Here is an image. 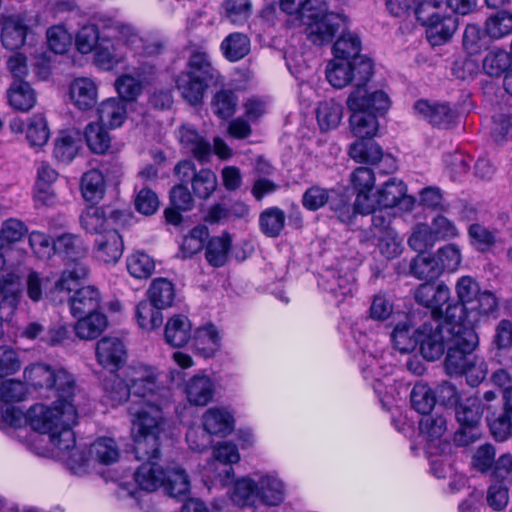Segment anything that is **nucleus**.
Listing matches in <instances>:
<instances>
[{"instance_id":"f257e3e1","label":"nucleus","mask_w":512,"mask_h":512,"mask_svg":"<svg viewBox=\"0 0 512 512\" xmlns=\"http://www.w3.org/2000/svg\"><path fill=\"white\" fill-rule=\"evenodd\" d=\"M24 377L35 389L52 391L55 401L50 406L37 403L26 414L15 407L2 408L0 425L18 428L28 423L34 431L48 435L49 443L67 449L73 445L72 427L78 417L75 396L79 389L74 376L62 367L36 363L25 369Z\"/></svg>"},{"instance_id":"f03ea898","label":"nucleus","mask_w":512,"mask_h":512,"mask_svg":"<svg viewBox=\"0 0 512 512\" xmlns=\"http://www.w3.org/2000/svg\"><path fill=\"white\" fill-rule=\"evenodd\" d=\"M134 416L132 433L134 453L138 460L145 461L134 473V479L141 490L153 492L165 483V470L155 460L159 457V437L163 432V414L161 409L141 400L139 408H130Z\"/></svg>"},{"instance_id":"7ed1b4c3","label":"nucleus","mask_w":512,"mask_h":512,"mask_svg":"<svg viewBox=\"0 0 512 512\" xmlns=\"http://www.w3.org/2000/svg\"><path fill=\"white\" fill-rule=\"evenodd\" d=\"M279 7L288 14L291 27H301L306 39L316 46L331 43L348 19L342 12L332 11L326 0H280Z\"/></svg>"},{"instance_id":"20e7f679","label":"nucleus","mask_w":512,"mask_h":512,"mask_svg":"<svg viewBox=\"0 0 512 512\" xmlns=\"http://www.w3.org/2000/svg\"><path fill=\"white\" fill-rule=\"evenodd\" d=\"M88 273L89 270L84 264H76L72 269H65L47 296L55 303L67 300L74 317L97 312L100 307L98 289L94 286L80 287V281L85 279Z\"/></svg>"},{"instance_id":"39448f33","label":"nucleus","mask_w":512,"mask_h":512,"mask_svg":"<svg viewBox=\"0 0 512 512\" xmlns=\"http://www.w3.org/2000/svg\"><path fill=\"white\" fill-rule=\"evenodd\" d=\"M346 105L352 112L349 120L352 133L364 140L376 135L379 126L376 114L385 113L390 107V100L382 90L369 91L359 87L351 91Z\"/></svg>"},{"instance_id":"423d86ee","label":"nucleus","mask_w":512,"mask_h":512,"mask_svg":"<svg viewBox=\"0 0 512 512\" xmlns=\"http://www.w3.org/2000/svg\"><path fill=\"white\" fill-rule=\"evenodd\" d=\"M452 309V306H447L446 317L443 321L432 319L417 328L420 353L428 361L439 359L443 355L445 348L448 347V338L454 337V332L448 327L451 328L463 324L462 322L450 319L449 313Z\"/></svg>"},{"instance_id":"0eeeda50","label":"nucleus","mask_w":512,"mask_h":512,"mask_svg":"<svg viewBox=\"0 0 512 512\" xmlns=\"http://www.w3.org/2000/svg\"><path fill=\"white\" fill-rule=\"evenodd\" d=\"M450 329V327H448ZM454 337L448 338L447 354L444 361L445 370L449 375H462L467 367L468 358L473 357L478 345L475 330L466 324L451 327Z\"/></svg>"},{"instance_id":"6e6552de","label":"nucleus","mask_w":512,"mask_h":512,"mask_svg":"<svg viewBox=\"0 0 512 512\" xmlns=\"http://www.w3.org/2000/svg\"><path fill=\"white\" fill-rule=\"evenodd\" d=\"M373 75V63L369 58L356 57L354 61L336 58L326 67V78L335 88H343L354 82L355 88L365 87Z\"/></svg>"},{"instance_id":"1a4fd4ad","label":"nucleus","mask_w":512,"mask_h":512,"mask_svg":"<svg viewBox=\"0 0 512 512\" xmlns=\"http://www.w3.org/2000/svg\"><path fill=\"white\" fill-rule=\"evenodd\" d=\"M132 214L127 210H116L106 206H88L80 215L81 227L90 234L98 236L105 230L117 229L128 225Z\"/></svg>"},{"instance_id":"9d476101","label":"nucleus","mask_w":512,"mask_h":512,"mask_svg":"<svg viewBox=\"0 0 512 512\" xmlns=\"http://www.w3.org/2000/svg\"><path fill=\"white\" fill-rule=\"evenodd\" d=\"M481 400L477 396H470L456 405V419L460 425L454 435V441L459 446L473 443L479 436L478 424L483 414Z\"/></svg>"},{"instance_id":"9b49d317","label":"nucleus","mask_w":512,"mask_h":512,"mask_svg":"<svg viewBox=\"0 0 512 512\" xmlns=\"http://www.w3.org/2000/svg\"><path fill=\"white\" fill-rule=\"evenodd\" d=\"M174 173L182 183H191L193 194L200 199H208L215 192L218 180L216 174L207 168L196 170L192 161H180Z\"/></svg>"},{"instance_id":"f8f14e48","label":"nucleus","mask_w":512,"mask_h":512,"mask_svg":"<svg viewBox=\"0 0 512 512\" xmlns=\"http://www.w3.org/2000/svg\"><path fill=\"white\" fill-rule=\"evenodd\" d=\"M240 460V454L235 444L231 442H220L213 449V460L206 467L207 472L212 474L223 486L230 484L234 478L232 464Z\"/></svg>"},{"instance_id":"ddd939ff","label":"nucleus","mask_w":512,"mask_h":512,"mask_svg":"<svg viewBox=\"0 0 512 512\" xmlns=\"http://www.w3.org/2000/svg\"><path fill=\"white\" fill-rule=\"evenodd\" d=\"M415 301L430 309L433 319L442 320L443 306L450 299V289L444 283H423L414 292Z\"/></svg>"},{"instance_id":"4468645a","label":"nucleus","mask_w":512,"mask_h":512,"mask_svg":"<svg viewBox=\"0 0 512 512\" xmlns=\"http://www.w3.org/2000/svg\"><path fill=\"white\" fill-rule=\"evenodd\" d=\"M124 251V243L117 229L105 230L94 239L93 256L104 264H115Z\"/></svg>"},{"instance_id":"2eb2a0df","label":"nucleus","mask_w":512,"mask_h":512,"mask_svg":"<svg viewBox=\"0 0 512 512\" xmlns=\"http://www.w3.org/2000/svg\"><path fill=\"white\" fill-rule=\"evenodd\" d=\"M98 363L110 371H115L124 365L127 351L123 341L117 337H103L96 344Z\"/></svg>"},{"instance_id":"dca6fc26","label":"nucleus","mask_w":512,"mask_h":512,"mask_svg":"<svg viewBox=\"0 0 512 512\" xmlns=\"http://www.w3.org/2000/svg\"><path fill=\"white\" fill-rule=\"evenodd\" d=\"M406 185L397 178L389 179L376 192V203L381 208H393L401 205L403 209H410L414 204V198L406 194Z\"/></svg>"},{"instance_id":"f3484780","label":"nucleus","mask_w":512,"mask_h":512,"mask_svg":"<svg viewBox=\"0 0 512 512\" xmlns=\"http://www.w3.org/2000/svg\"><path fill=\"white\" fill-rule=\"evenodd\" d=\"M415 113L427 120L433 126L449 127L455 120V112L447 104L430 103L419 100L414 105Z\"/></svg>"},{"instance_id":"a211bd4d","label":"nucleus","mask_w":512,"mask_h":512,"mask_svg":"<svg viewBox=\"0 0 512 512\" xmlns=\"http://www.w3.org/2000/svg\"><path fill=\"white\" fill-rule=\"evenodd\" d=\"M178 138L186 152L191 153L200 162L208 161L211 145L193 126L182 125L178 130Z\"/></svg>"},{"instance_id":"6ab92c4d","label":"nucleus","mask_w":512,"mask_h":512,"mask_svg":"<svg viewBox=\"0 0 512 512\" xmlns=\"http://www.w3.org/2000/svg\"><path fill=\"white\" fill-rule=\"evenodd\" d=\"M126 53L120 41L103 37L96 47L94 62L104 70H111L125 59Z\"/></svg>"},{"instance_id":"aec40b11","label":"nucleus","mask_w":512,"mask_h":512,"mask_svg":"<svg viewBox=\"0 0 512 512\" xmlns=\"http://www.w3.org/2000/svg\"><path fill=\"white\" fill-rule=\"evenodd\" d=\"M70 97L77 108L80 110H89L93 108L97 102L98 87L90 78H77L70 85Z\"/></svg>"},{"instance_id":"412c9836","label":"nucleus","mask_w":512,"mask_h":512,"mask_svg":"<svg viewBox=\"0 0 512 512\" xmlns=\"http://www.w3.org/2000/svg\"><path fill=\"white\" fill-rule=\"evenodd\" d=\"M185 394L191 404L205 406L213 398L214 383L210 377L197 374L186 382Z\"/></svg>"},{"instance_id":"4be33fe9","label":"nucleus","mask_w":512,"mask_h":512,"mask_svg":"<svg viewBox=\"0 0 512 512\" xmlns=\"http://www.w3.org/2000/svg\"><path fill=\"white\" fill-rule=\"evenodd\" d=\"M128 386L135 396L145 398L153 395L158 388L156 374L147 367L132 368L128 376Z\"/></svg>"},{"instance_id":"5701e85b","label":"nucleus","mask_w":512,"mask_h":512,"mask_svg":"<svg viewBox=\"0 0 512 512\" xmlns=\"http://www.w3.org/2000/svg\"><path fill=\"white\" fill-rule=\"evenodd\" d=\"M53 251L60 255L65 261L73 265L67 269H72L76 264H83L79 260L86 255V249L81 240L73 234H62L53 241Z\"/></svg>"},{"instance_id":"b1692460","label":"nucleus","mask_w":512,"mask_h":512,"mask_svg":"<svg viewBox=\"0 0 512 512\" xmlns=\"http://www.w3.org/2000/svg\"><path fill=\"white\" fill-rule=\"evenodd\" d=\"M210 83V81L186 72L181 73L176 80V86L181 96L192 105L202 101Z\"/></svg>"},{"instance_id":"393cba45","label":"nucleus","mask_w":512,"mask_h":512,"mask_svg":"<svg viewBox=\"0 0 512 512\" xmlns=\"http://www.w3.org/2000/svg\"><path fill=\"white\" fill-rule=\"evenodd\" d=\"M258 484V498L267 506H278L285 498L283 482L274 475L260 477Z\"/></svg>"},{"instance_id":"a878e982","label":"nucleus","mask_w":512,"mask_h":512,"mask_svg":"<svg viewBox=\"0 0 512 512\" xmlns=\"http://www.w3.org/2000/svg\"><path fill=\"white\" fill-rule=\"evenodd\" d=\"M165 340L173 347L184 346L191 337V323L184 315H174L165 326Z\"/></svg>"},{"instance_id":"bb28decb","label":"nucleus","mask_w":512,"mask_h":512,"mask_svg":"<svg viewBox=\"0 0 512 512\" xmlns=\"http://www.w3.org/2000/svg\"><path fill=\"white\" fill-rule=\"evenodd\" d=\"M185 72L212 83L219 78V72L213 67L208 53L201 49H194L191 52Z\"/></svg>"},{"instance_id":"cd10ccee","label":"nucleus","mask_w":512,"mask_h":512,"mask_svg":"<svg viewBox=\"0 0 512 512\" xmlns=\"http://www.w3.org/2000/svg\"><path fill=\"white\" fill-rule=\"evenodd\" d=\"M100 122L110 128L120 127L127 117V104L122 99L110 98L98 108Z\"/></svg>"},{"instance_id":"c85d7f7f","label":"nucleus","mask_w":512,"mask_h":512,"mask_svg":"<svg viewBox=\"0 0 512 512\" xmlns=\"http://www.w3.org/2000/svg\"><path fill=\"white\" fill-rule=\"evenodd\" d=\"M77 318L74 330L77 337L82 340L97 338L107 327V318L99 311Z\"/></svg>"},{"instance_id":"c756f323","label":"nucleus","mask_w":512,"mask_h":512,"mask_svg":"<svg viewBox=\"0 0 512 512\" xmlns=\"http://www.w3.org/2000/svg\"><path fill=\"white\" fill-rule=\"evenodd\" d=\"M203 427L208 435H226L233 429V418L224 409L210 408L203 414Z\"/></svg>"},{"instance_id":"7c9ffc66","label":"nucleus","mask_w":512,"mask_h":512,"mask_svg":"<svg viewBox=\"0 0 512 512\" xmlns=\"http://www.w3.org/2000/svg\"><path fill=\"white\" fill-rule=\"evenodd\" d=\"M26 34L27 26L20 17L10 16L4 20L1 40L7 49L20 48L25 42Z\"/></svg>"},{"instance_id":"2f4dec72","label":"nucleus","mask_w":512,"mask_h":512,"mask_svg":"<svg viewBox=\"0 0 512 512\" xmlns=\"http://www.w3.org/2000/svg\"><path fill=\"white\" fill-rule=\"evenodd\" d=\"M149 302L158 309L171 307L176 299L174 284L166 278L154 279L148 290Z\"/></svg>"},{"instance_id":"473e14b6","label":"nucleus","mask_w":512,"mask_h":512,"mask_svg":"<svg viewBox=\"0 0 512 512\" xmlns=\"http://www.w3.org/2000/svg\"><path fill=\"white\" fill-rule=\"evenodd\" d=\"M10 105L20 111H28L36 103V94L26 81H13L8 90Z\"/></svg>"},{"instance_id":"72a5a7b5","label":"nucleus","mask_w":512,"mask_h":512,"mask_svg":"<svg viewBox=\"0 0 512 512\" xmlns=\"http://www.w3.org/2000/svg\"><path fill=\"white\" fill-rule=\"evenodd\" d=\"M165 483L162 485L171 497H185L190 492V481L187 473L179 466L167 467Z\"/></svg>"},{"instance_id":"f704fd0d","label":"nucleus","mask_w":512,"mask_h":512,"mask_svg":"<svg viewBox=\"0 0 512 512\" xmlns=\"http://www.w3.org/2000/svg\"><path fill=\"white\" fill-rule=\"evenodd\" d=\"M510 394V391L505 393L504 412L495 418L488 419L490 431L498 441H505L512 433V398Z\"/></svg>"},{"instance_id":"c9c22d12","label":"nucleus","mask_w":512,"mask_h":512,"mask_svg":"<svg viewBox=\"0 0 512 512\" xmlns=\"http://www.w3.org/2000/svg\"><path fill=\"white\" fill-rule=\"evenodd\" d=\"M316 117L322 131L335 129L342 120L343 107L332 99L320 102L316 110Z\"/></svg>"},{"instance_id":"e433bc0d","label":"nucleus","mask_w":512,"mask_h":512,"mask_svg":"<svg viewBox=\"0 0 512 512\" xmlns=\"http://www.w3.org/2000/svg\"><path fill=\"white\" fill-rule=\"evenodd\" d=\"M425 26L427 27V38L433 46L441 45L449 40L457 28L456 19L452 16L444 15Z\"/></svg>"},{"instance_id":"4c0bfd02","label":"nucleus","mask_w":512,"mask_h":512,"mask_svg":"<svg viewBox=\"0 0 512 512\" xmlns=\"http://www.w3.org/2000/svg\"><path fill=\"white\" fill-rule=\"evenodd\" d=\"M232 502L238 507H247L258 498V484L249 477L237 480L230 493Z\"/></svg>"},{"instance_id":"58836bf2","label":"nucleus","mask_w":512,"mask_h":512,"mask_svg":"<svg viewBox=\"0 0 512 512\" xmlns=\"http://www.w3.org/2000/svg\"><path fill=\"white\" fill-rule=\"evenodd\" d=\"M162 309L149 301H141L135 309V316L139 327L145 331H153L163 323Z\"/></svg>"},{"instance_id":"ea45409f","label":"nucleus","mask_w":512,"mask_h":512,"mask_svg":"<svg viewBox=\"0 0 512 512\" xmlns=\"http://www.w3.org/2000/svg\"><path fill=\"white\" fill-rule=\"evenodd\" d=\"M221 50L229 61H238L249 53L250 40L243 33H231L222 41Z\"/></svg>"},{"instance_id":"a19ab883","label":"nucleus","mask_w":512,"mask_h":512,"mask_svg":"<svg viewBox=\"0 0 512 512\" xmlns=\"http://www.w3.org/2000/svg\"><path fill=\"white\" fill-rule=\"evenodd\" d=\"M75 443L76 441L74 440L73 445L67 449H61L51 443L50 445L52 449L56 451L57 455L66 462V465L73 473L81 474L85 472L92 458L90 455L87 456L84 450L76 447Z\"/></svg>"},{"instance_id":"79ce46f5","label":"nucleus","mask_w":512,"mask_h":512,"mask_svg":"<svg viewBox=\"0 0 512 512\" xmlns=\"http://www.w3.org/2000/svg\"><path fill=\"white\" fill-rule=\"evenodd\" d=\"M349 155L360 163L376 164L383 159L381 147L373 141L358 140L350 145Z\"/></svg>"},{"instance_id":"37998d69","label":"nucleus","mask_w":512,"mask_h":512,"mask_svg":"<svg viewBox=\"0 0 512 512\" xmlns=\"http://www.w3.org/2000/svg\"><path fill=\"white\" fill-rule=\"evenodd\" d=\"M498 230L474 223L468 228L470 244L479 252L489 251L497 242Z\"/></svg>"},{"instance_id":"c03bdc74","label":"nucleus","mask_w":512,"mask_h":512,"mask_svg":"<svg viewBox=\"0 0 512 512\" xmlns=\"http://www.w3.org/2000/svg\"><path fill=\"white\" fill-rule=\"evenodd\" d=\"M195 346L204 357H211L220 347V336L212 324L200 327L195 332Z\"/></svg>"},{"instance_id":"a18cd8bd","label":"nucleus","mask_w":512,"mask_h":512,"mask_svg":"<svg viewBox=\"0 0 512 512\" xmlns=\"http://www.w3.org/2000/svg\"><path fill=\"white\" fill-rule=\"evenodd\" d=\"M90 456L92 460L94 459L104 465H110L119 459L120 453L112 438L101 437L91 444Z\"/></svg>"},{"instance_id":"49530a36","label":"nucleus","mask_w":512,"mask_h":512,"mask_svg":"<svg viewBox=\"0 0 512 512\" xmlns=\"http://www.w3.org/2000/svg\"><path fill=\"white\" fill-rule=\"evenodd\" d=\"M230 247L231 238L228 234L211 238L205 251L207 261L214 267L223 266L227 261Z\"/></svg>"},{"instance_id":"de8ad7c7","label":"nucleus","mask_w":512,"mask_h":512,"mask_svg":"<svg viewBox=\"0 0 512 512\" xmlns=\"http://www.w3.org/2000/svg\"><path fill=\"white\" fill-rule=\"evenodd\" d=\"M126 267L132 277L147 279L155 270V262L148 254L137 251L127 257Z\"/></svg>"},{"instance_id":"09e8293b","label":"nucleus","mask_w":512,"mask_h":512,"mask_svg":"<svg viewBox=\"0 0 512 512\" xmlns=\"http://www.w3.org/2000/svg\"><path fill=\"white\" fill-rule=\"evenodd\" d=\"M333 51L336 58L354 61L356 57H362L360 55L361 41L358 35L352 32H343L334 43Z\"/></svg>"},{"instance_id":"8fccbe9b","label":"nucleus","mask_w":512,"mask_h":512,"mask_svg":"<svg viewBox=\"0 0 512 512\" xmlns=\"http://www.w3.org/2000/svg\"><path fill=\"white\" fill-rule=\"evenodd\" d=\"M285 220V213L280 208H268L260 214V229L268 237H277L285 226Z\"/></svg>"},{"instance_id":"3c124183","label":"nucleus","mask_w":512,"mask_h":512,"mask_svg":"<svg viewBox=\"0 0 512 512\" xmlns=\"http://www.w3.org/2000/svg\"><path fill=\"white\" fill-rule=\"evenodd\" d=\"M407 242L409 247L420 255L431 249L437 240L428 224L418 223L412 228Z\"/></svg>"},{"instance_id":"603ef678","label":"nucleus","mask_w":512,"mask_h":512,"mask_svg":"<svg viewBox=\"0 0 512 512\" xmlns=\"http://www.w3.org/2000/svg\"><path fill=\"white\" fill-rule=\"evenodd\" d=\"M85 139L90 150L96 154L105 153L111 143L109 133L101 122L87 125L85 128Z\"/></svg>"},{"instance_id":"864d4df0","label":"nucleus","mask_w":512,"mask_h":512,"mask_svg":"<svg viewBox=\"0 0 512 512\" xmlns=\"http://www.w3.org/2000/svg\"><path fill=\"white\" fill-rule=\"evenodd\" d=\"M238 105V98L232 90H220L212 98L211 109L220 119L232 117Z\"/></svg>"},{"instance_id":"5fc2aeb1","label":"nucleus","mask_w":512,"mask_h":512,"mask_svg":"<svg viewBox=\"0 0 512 512\" xmlns=\"http://www.w3.org/2000/svg\"><path fill=\"white\" fill-rule=\"evenodd\" d=\"M78 149V139L70 132L61 131L55 140L53 155L58 161L69 163L76 156Z\"/></svg>"},{"instance_id":"6e6d98bb","label":"nucleus","mask_w":512,"mask_h":512,"mask_svg":"<svg viewBox=\"0 0 512 512\" xmlns=\"http://www.w3.org/2000/svg\"><path fill=\"white\" fill-rule=\"evenodd\" d=\"M510 66V55L501 49L490 50L482 61L484 72L491 77H500Z\"/></svg>"},{"instance_id":"4d7b16f0","label":"nucleus","mask_w":512,"mask_h":512,"mask_svg":"<svg viewBox=\"0 0 512 512\" xmlns=\"http://www.w3.org/2000/svg\"><path fill=\"white\" fill-rule=\"evenodd\" d=\"M224 17L235 25L245 24L252 14V3L250 0H224Z\"/></svg>"},{"instance_id":"13d9d810","label":"nucleus","mask_w":512,"mask_h":512,"mask_svg":"<svg viewBox=\"0 0 512 512\" xmlns=\"http://www.w3.org/2000/svg\"><path fill=\"white\" fill-rule=\"evenodd\" d=\"M81 190L87 201L100 199L104 193V177L97 169H92L83 174Z\"/></svg>"},{"instance_id":"bf43d9fd","label":"nucleus","mask_w":512,"mask_h":512,"mask_svg":"<svg viewBox=\"0 0 512 512\" xmlns=\"http://www.w3.org/2000/svg\"><path fill=\"white\" fill-rule=\"evenodd\" d=\"M412 407L420 414L428 415L435 406L436 399L432 389L422 383L416 384L410 394Z\"/></svg>"},{"instance_id":"052dcab7","label":"nucleus","mask_w":512,"mask_h":512,"mask_svg":"<svg viewBox=\"0 0 512 512\" xmlns=\"http://www.w3.org/2000/svg\"><path fill=\"white\" fill-rule=\"evenodd\" d=\"M49 128L47 121L42 114L33 115L28 122L26 129V138L31 146L41 147L49 139Z\"/></svg>"},{"instance_id":"680f3d73","label":"nucleus","mask_w":512,"mask_h":512,"mask_svg":"<svg viewBox=\"0 0 512 512\" xmlns=\"http://www.w3.org/2000/svg\"><path fill=\"white\" fill-rule=\"evenodd\" d=\"M410 328L407 322H400L391 334L394 347L402 353L411 352L418 346L417 329L411 336Z\"/></svg>"},{"instance_id":"e2e57ef3","label":"nucleus","mask_w":512,"mask_h":512,"mask_svg":"<svg viewBox=\"0 0 512 512\" xmlns=\"http://www.w3.org/2000/svg\"><path fill=\"white\" fill-rule=\"evenodd\" d=\"M419 429L428 440H439L447 430V419L443 414L425 415L420 420Z\"/></svg>"},{"instance_id":"0e129e2a","label":"nucleus","mask_w":512,"mask_h":512,"mask_svg":"<svg viewBox=\"0 0 512 512\" xmlns=\"http://www.w3.org/2000/svg\"><path fill=\"white\" fill-rule=\"evenodd\" d=\"M411 273L419 279H434L441 274L436 257L418 255L410 265Z\"/></svg>"},{"instance_id":"69168bd1","label":"nucleus","mask_w":512,"mask_h":512,"mask_svg":"<svg viewBox=\"0 0 512 512\" xmlns=\"http://www.w3.org/2000/svg\"><path fill=\"white\" fill-rule=\"evenodd\" d=\"M435 257L439 263L441 273L443 271H456L462 261L461 250L456 244H447L441 247Z\"/></svg>"},{"instance_id":"338daca9","label":"nucleus","mask_w":512,"mask_h":512,"mask_svg":"<svg viewBox=\"0 0 512 512\" xmlns=\"http://www.w3.org/2000/svg\"><path fill=\"white\" fill-rule=\"evenodd\" d=\"M485 31L495 39L502 38L512 31V15L505 11L489 17L485 23Z\"/></svg>"},{"instance_id":"774afa93","label":"nucleus","mask_w":512,"mask_h":512,"mask_svg":"<svg viewBox=\"0 0 512 512\" xmlns=\"http://www.w3.org/2000/svg\"><path fill=\"white\" fill-rule=\"evenodd\" d=\"M119 99L123 101H134L141 94L143 86L138 78L132 75H121L115 83Z\"/></svg>"}]
</instances>
